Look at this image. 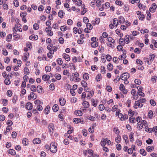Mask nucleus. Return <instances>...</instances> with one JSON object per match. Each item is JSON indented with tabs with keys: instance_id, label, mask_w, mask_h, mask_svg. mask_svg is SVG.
Here are the masks:
<instances>
[{
	"instance_id": "1",
	"label": "nucleus",
	"mask_w": 157,
	"mask_h": 157,
	"mask_svg": "<svg viewBox=\"0 0 157 157\" xmlns=\"http://www.w3.org/2000/svg\"><path fill=\"white\" fill-rule=\"evenodd\" d=\"M55 144V143L54 142H52L50 146L49 150L53 153H56L57 150V147Z\"/></svg>"
},
{
	"instance_id": "2",
	"label": "nucleus",
	"mask_w": 157,
	"mask_h": 157,
	"mask_svg": "<svg viewBox=\"0 0 157 157\" xmlns=\"http://www.w3.org/2000/svg\"><path fill=\"white\" fill-rule=\"evenodd\" d=\"M130 77V74L127 72L123 73L121 76V79H122L123 78H124V79H127Z\"/></svg>"
},
{
	"instance_id": "3",
	"label": "nucleus",
	"mask_w": 157,
	"mask_h": 157,
	"mask_svg": "<svg viewBox=\"0 0 157 157\" xmlns=\"http://www.w3.org/2000/svg\"><path fill=\"white\" fill-rule=\"evenodd\" d=\"M26 108L28 110H31L33 108V105L32 104L29 102H28L25 105Z\"/></svg>"
},
{
	"instance_id": "4",
	"label": "nucleus",
	"mask_w": 157,
	"mask_h": 157,
	"mask_svg": "<svg viewBox=\"0 0 157 157\" xmlns=\"http://www.w3.org/2000/svg\"><path fill=\"white\" fill-rule=\"evenodd\" d=\"M83 120H82L81 119H78L77 118H75L73 120V122L76 124H78L79 123H81L82 124L83 122Z\"/></svg>"
},
{
	"instance_id": "5",
	"label": "nucleus",
	"mask_w": 157,
	"mask_h": 157,
	"mask_svg": "<svg viewBox=\"0 0 157 157\" xmlns=\"http://www.w3.org/2000/svg\"><path fill=\"white\" fill-rule=\"evenodd\" d=\"M50 107L49 105H47L44 110V113L46 115L48 114L49 112Z\"/></svg>"
},
{
	"instance_id": "6",
	"label": "nucleus",
	"mask_w": 157,
	"mask_h": 157,
	"mask_svg": "<svg viewBox=\"0 0 157 157\" xmlns=\"http://www.w3.org/2000/svg\"><path fill=\"white\" fill-rule=\"evenodd\" d=\"M50 78V76L48 75H44L42 76V78L44 81H48Z\"/></svg>"
},
{
	"instance_id": "7",
	"label": "nucleus",
	"mask_w": 157,
	"mask_h": 157,
	"mask_svg": "<svg viewBox=\"0 0 157 157\" xmlns=\"http://www.w3.org/2000/svg\"><path fill=\"white\" fill-rule=\"evenodd\" d=\"M33 142L34 144H38L40 143L41 140L40 138H36L33 140Z\"/></svg>"
},
{
	"instance_id": "8",
	"label": "nucleus",
	"mask_w": 157,
	"mask_h": 157,
	"mask_svg": "<svg viewBox=\"0 0 157 157\" xmlns=\"http://www.w3.org/2000/svg\"><path fill=\"white\" fill-rule=\"evenodd\" d=\"M59 101L60 105L62 106H63L65 104L66 101L64 98H59Z\"/></svg>"
},
{
	"instance_id": "9",
	"label": "nucleus",
	"mask_w": 157,
	"mask_h": 157,
	"mask_svg": "<svg viewBox=\"0 0 157 157\" xmlns=\"http://www.w3.org/2000/svg\"><path fill=\"white\" fill-rule=\"evenodd\" d=\"M63 58L67 61H68L70 60V58L69 56L67 54L65 53H63Z\"/></svg>"
},
{
	"instance_id": "10",
	"label": "nucleus",
	"mask_w": 157,
	"mask_h": 157,
	"mask_svg": "<svg viewBox=\"0 0 157 157\" xmlns=\"http://www.w3.org/2000/svg\"><path fill=\"white\" fill-rule=\"evenodd\" d=\"M157 8L156 4L155 3H153L152 4L151 7L149 8V10L150 11H151L152 10L154 11L156 10Z\"/></svg>"
},
{
	"instance_id": "11",
	"label": "nucleus",
	"mask_w": 157,
	"mask_h": 157,
	"mask_svg": "<svg viewBox=\"0 0 157 157\" xmlns=\"http://www.w3.org/2000/svg\"><path fill=\"white\" fill-rule=\"evenodd\" d=\"M36 89L38 92L39 94L42 93V91H43V89L41 86H37Z\"/></svg>"
},
{
	"instance_id": "12",
	"label": "nucleus",
	"mask_w": 157,
	"mask_h": 157,
	"mask_svg": "<svg viewBox=\"0 0 157 157\" xmlns=\"http://www.w3.org/2000/svg\"><path fill=\"white\" fill-rule=\"evenodd\" d=\"M108 140L107 138L103 139L101 140V144L102 146H104L106 144V140Z\"/></svg>"
},
{
	"instance_id": "13",
	"label": "nucleus",
	"mask_w": 157,
	"mask_h": 157,
	"mask_svg": "<svg viewBox=\"0 0 157 157\" xmlns=\"http://www.w3.org/2000/svg\"><path fill=\"white\" fill-rule=\"evenodd\" d=\"M64 14V13L62 10H59L58 13V16L60 18L63 17Z\"/></svg>"
},
{
	"instance_id": "14",
	"label": "nucleus",
	"mask_w": 157,
	"mask_h": 157,
	"mask_svg": "<svg viewBox=\"0 0 157 157\" xmlns=\"http://www.w3.org/2000/svg\"><path fill=\"white\" fill-rule=\"evenodd\" d=\"M59 109L58 105L57 104L54 105L52 107V110L54 112H56Z\"/></svg>"
},
{
	"instance_id": "15",
	"label": "nucleus",
	"mask_w": 157,
	"mask_h": 157,
	"mask_svg": "<svg viewBox=\"0 0 157 157\" xmlns=\"http://www.w3.org/2000/svg\"><path fill=\"white\" fill-rule=\"evenodd\" d=\"M140 100H139L138 101H136L135 102L134 105H136L137 106H138L139 107L141 108L142 107L143 105L142 104H140Z\"/></svg>"
},
{
	"instance_id": "16",
	"label": "nucleus",
	"mask_w": 157,
	"mask_h": 157,
	"mask_svg": "<svg viewBox=\"0 0 157 157\" xmlns=\"http://www.w3.org/2000/svg\"><path fill=\"white\" fill-rule=\"evenodd\" d=\"M54 77L58 80H60L61 78V75L58 73H56L54 75Z\"/></svg>"
},
{
	"instance_id": "17",
	"label": "nucleus",
	"mask_w": 157,
	"mask_h": 157,
	"mask_svg": "<svg viewBox=\"0 0 157 157\" xmlns=\"http://www.w3.org/2000/svg\"><path fill=\"white\" fill-rule=\"evenodd\" d=\"M34 39L35 40H37L38 39V36L36 35L32 34L29 37V39L30 40H32Z\"/></svg>"
},
{
	"instance_id": "18",
	"label": "nucleus",
	"mask_w": 157,
	"mask_h": 157,
	"mask_svg": "<svg viewBox=\"0 0 157 157\" xmlns=\"http://www.w3.org/2000/svg\"><path fill=\"white\" fill-rule=\"evenodd\" d=\"M82 105L84 108H87L89 107V104L88 102L87 101H84L83 102Z\"/></svg>"
},
{
	"instance_id": "19",
	"label": "nucleus",
	"mask_w": 157,
	"mask_h": 157,
	"mask_svg": "<svg viewBox=\"0 0 157 157\" xmlns=\"http://www.w3.org/2000/svg\"><path fill=\"white\" fill-rule=\"evenodd\" d=\"M154 147L153 146H149L146 148L147 151L148 152H150L154 150Z\"/></svg>"
},
{
	"instance_id": "20",
	"label": "nucleus",
	"mask_w": 157,
	"mask_h": 157,
	"mask_svg": "<svg viewBox=\"0 0 157 157\" xmlns=\"http://www.w3.org/2000/svg\"><path fill=\"white\" fill-rule=\"evenodd\" d=\"M89 75L88 73H84L83 76V78L85 80H88L89 78Z\"/></svg>"
},
{
	"instance_id": "21",
	"label": "nucleus",
	"mask_w": 157,
	"mask_h": 157,
	"mask_svg": "<svg viewBox=\"0 0 157 157\" xmlns=\"http://www.w3.org/2000/svg\"><path fill=\"white\" fill-rule=\"evenodd\" d=\"M8 153L10 155H15L16 154V152L14 150L12 149H10L8 150Z\"/></svg>"
},
{
	"instance_id": "22",
	"label": "nucleus",
	"mask_w": 157,
	"mask_h": 157,
	"mask_svg": "<svg viewBox=\"0 0 157 157\" xmlns=\"http://www.w3.org/2000/svg\"><path fill=\"white\" fill-rule=\"evenodd\" d=\"M118 21L117 18H114L113 21V24L115 25V27H116L118 25Z\"/></svg>"
},
{
	"instance_id": "23",
	"label": "nucleus",
	"mask_w": 157,
	"mask_h": 157,
	"mask_svg": "<svg viewBox=\"0 0 157 157\" xmlns=\"http://www.w3.org/2000/svg\"><path fill=\"white\" fill-rule=\"evenodd\" d=\"M155 57V55L154 54H150L149 55V59H150V61H151V62L153 61Z\"/></svg>"
},
{
	"instance_id": "24",
	"label": "nucleus",
	"mask_w": 157,
	"mask_h": 157,
	"mask_svg": "<svg viewBox=\"0 0 157 157\" xmlns=\"http://www.w3.org/2000/svg\"><path fill=\"white\" fill-rule=\"evenodd\" d=\"M24 74L26 75H28L29 74L30 72L28 68L26 67H25L24 68Z\"/></svg>"
},
{
	"instance_id": "25",
	"label": "nucleus",
	"mask_w": 157,
	"mask_h": 157,
	"mask_svg": "<svg viewBox=\"0 0 157 157\" xmlns=\"http://www.w3.org/2000/svg\"><path fill=\"white\" fill-rule=\"evenodd\" d=\"M57 48L56 46H54L52 48V50L50 51V54H53L54 53V52L57 51Z\"/></svg>"
},
{
	"instance_id": "26",
	"label": "nucleus",
	"mask_w": 157,
	"mask_h": 157,
	"mask_svg": "<svg viewBox=\"0 0 157 157\" xmlns=\"http://www.w3.org/2000/svg\"><path fill=\"white\" fill-rule=\"evenodd\" d=\"M22 143L25 146H27L28 144V140L26 138H24L22 140Z\"/></svg>"
},
{
	"instance_id": "27",
	"label": "nucleus",
	"mask_w": 157,
	"mask_h": 157,
	"mask_svg": "<svg viewBox=\"0 0 157 157\" xmlns=\"http://www.w3.org/2000/svg\"><path fill=\"white\" fill-rule=\"evenodd\" d=\"M140 153L143 155L145 156L146 155V152L143 149H141L140 151Z\"/></svg>"
},
{
	"instance_id": "28",
	"label": "nucleus",
	"mask_w": 157,
	"mask_h": 157,
	"mask_svg": "<svg viewBox=\"0 0 157 157\" xmlns=\"http://www.w3.org/2000/svg\"><path fill=\"white\" fill-rule=\"evenodd\" d=\"M12 35L10 34L8 35L6 37V40L8 42H10L11 41V39H12Z\"/></svg>"
},
{
	"instance_id": "29",
	"label": "nucleus",
	"mask_w": 157,
	"mask_h": 157,
	"mask_svg": "<svg viewBox=\"0 0 157 157\" xmlns=\"http://www.w3.org/2000/svg\"><path fill=\"white\" fill-rule=\"evenodd\" d=\"M107 40L108 41L110 42H111L112 43H114L115 42V40L113 39L111 37H108Z\"/></svg>"
},
{
	"instance_id": "30",
	"label": "nucleus",
	"mask_w": 157,
	"mask_h": 157,
	"mask_svg": "<svg viewBox=\"0 0 157 157\" xmlns=\"http://www.w3.org/2000/svg\"><path fill=\"white\" fill-rule=\"evenodd\" d=\"M129 35H126L125 36L124 40H125L126 44H128L129 42Z\"/></svg>"
},
{
	"instance_id": "31",
	"label": "nucleus",
	"mask_w": 157,
	"mask_h": 157,
	"mask_svg": "<svg viewBox=\"0 0 157 157\" xmlns=\"http://www.w3.org/2000/svg\"><path fill=\"white\" fill-rule=\"evenodd\" d=\"M86 28L90 31L93 28V26L90 23H87L86 25Z\"/></svg>"
},
{
	"instance_id": "32",
	"label": "nucleus",
	"mask_w": 157,
	"mask_h": 157,
	"mask_svg": "<svg viewBox=\"0 0 157 157\" xmlns=\"http://www.w3.org/2000/svg\"><path fill=\"white\" fill-rule=\"evenodd\" d=\"M108 69L109 71H111L113 68V65L111 63H109L108 65Z\"/></svg>"
},
{
	"instance_id": "33",
	"label": "nucleus",
	"mask_w": 157,
	"mask_h": 157,
	"mask_svg": "<svg viewBox=\"0 0 157 157\" xmlns=\"http://www.w3.org/2000/svg\"><path fill=\"white\" fill-rule=\"evenodd\" d=\"M91 47L93 48H95L98 46V43L97 42H92L91 44Z\"/></svg>"
},
{
	"instance_id": "34",
	"label": "nucleus",
	"mask_w": 157,
	"mask_h": 157,
	"mask_svg": "<svg viewBox=\"0 0 157 157\" xmlns=\"http://www.w3.org/2000/svg\"><path fill=\"white\" fill-rule=\"evenodd\" d=\"M121 136L119 135H117V137L115 139V141L117 143H119L121 140Z\"/></svg>"
},
{
	"instance_id": "35",
	"label": "nucleus",
	"mask_w": 157,
	"mask_h": 157,
	"mask_svg": "<svg viewBox=\"0 0 157 157\" xmlns=\"http://www.w3.org/2000/svg\"><path fill=\"white\" fill-rule=\"evenodd\" d=\"M138 7L139 9H143L144 10H145L146 6H144L141 3H139L138 5Z\"/></svg>"
},
{
	"instance_id": "36",
	"label": "nucleus",
	"mask_w": 157,
	"mask_h": 157,
	"mask_svg": "<svg viewBox=\"0 0 157 157\" xmlns=\"http://www.w3.org/2000/svg\"><path fill=\"white\" fill-rule=\"evenodd\" d=\"M119 18V21L121 23H124V22L125 19L123 16H120Z\"/></svg>"
},
{
	"instance_id": "37",
	"label": "nucleus",
	"mask_w": 157,
	"mask_h": 157,
	"mask_svg": "<svg viewBox=\"0 0 157 157\" xmlns=\"http://www.w3.org/2000/svg\"><path fill=\"white\" fill-rule=\"evenodd\" d=\"M77 115L79 116H81L82 115V113L80 110H77L75 111Z\"/></svg>"
},
{
	"instance_id": "38",
	"label": "nucleus",
	"mask_w": 157,
	"mask_h": 157,
	"mask_svg": "<svg viewBox=\"0 0 157 157\" xmlns=\"http://www.w3.org/2000/svg\"><path fill=\"white\" fill-rule=\"evenodd\" d=\"M135 118L134 117H130L129 118V121L131 123H135Z\"/></svg>"
},
{
	"instance_id": "39",
	"label": "nucleus",
	"mask_w": 157,
	"mask_h": 157,
	"mask_svg": "<svg viewBox=\"0 0 157 157\" xmlns=\"http://www.w3.org/2000/svg\"><path fill=\"white\" fill-rule=\"evenodd\" d=\"M33 28L34 30H37L39 28V25L38 24H34L33 25Z\"/></svg>"
},
{
	"instance_id": "40",
	"label": "nucleus",
	"mask_w": 157,
	"mask_h": 157,
	"mask_svg": "<svg viewBox=\"0 0 157 157\" xmlns=\"http://www.w3.org/2000/svg\"><path fill=\"white\" fill-rule=\"evenodd\" d=\"M4 82L6 85H8L10 83V81L9 79L6 78L4 81Z\"/></svg>"
},
{
	"instance_id": "41",
	"label": "nucleus",
	"mask_w": 157,
	"mask_h": 157,
	"mask_svg": "<svg viewBox=\"0 0 157 157\" xmlns=\"http://www.w3.org/2000/svg\"><path fill=\"white\" fill-rule=\"evenodd\" d=\"M153 112L151 110L149 111L148 116L150 118H151L153 116Z\"/></svg>"
},
{
	"instance_id": "42",
	"label": "nucleus",
	"mask_w": 157,
	"mask_h": 157,
	"mask_svg": "<svg viewBox=\"0 0 157 157\" xmlns=\"http://www.w3.org/2000/svg\"><path fill=\"white\" fill-rule=\"evenodd\" d=\"M129 139L130 140V141L131 142L133 141L134 140V137H133V134L132 132H131L129 136Z\"/></svg>"
},
{
	"instance_id": "43",
	"label": "nucleus",
	"mask_w": 157,
	"mask_h": 157,
	"mask_svg": "<svg viewBox=\"0 0 157 157\" xmlns=\"http://www.w3.org/2000/svg\"><path fill=\"white\" fill-rule=\"evenodd\" d=\"M36 86L35 85H32L31 86L30 88L31 90L33 92H36Z\"/></svg>"
},
{
	"instance_id": "44",
	"label": "nucleus",
	"mask_w": 157,
	"mask_h": 157,
	"mask_svg": "<svg viewBox=\"0 0 157 157\" xmlns=\"http://www.w3.org/2000/svg\"><path fill=\"white\" fill-rule=\"evenodd\" d=\"M141 51V50L139 48H135L134 52L136 53L137 54H139L140 53Z\"/></svg>"
},
{
	"instance_id": "45",
	"label": "nucleus",
	"mask_w": 157,
	"mask_h": 157,
	"mask_svg": "<svg viewBox=\"0 0 157 157\" xmlns=\"http://www.w3.org/2000/svg\"><path fill=\"white\" fill-rule=\"evenodd\" d=\"M67 26L65 25L61 26L60 27V30L62 31H65L67 29Z\"/></svg>"
},
{
	"instance_id": "46",
	"label": "nucleus",
	"mask_w": 157,
	"mask_h": 157,
	"mask_svg": "<svg viewBox=\"0 0 157 157\" xmlns=\"http://www.w3.org/2000/svg\"><path fill=\"white\" fill-rule=\"evenodd\" d=\"M118 107V105H114L113 106V107L112 108L111 110L113 112H115L117 110Z\"/></svg>"
},
{
	"instance_id": "47",
	"label": "nucleus",
	"mask_w": 157,
	"mask_h": 157,
	"mask_svg": "<svg viewBox=\"0 0 157 157\" xmlns=\"http://www.w3.org/2000/svg\"><path fill=\"white\" fill-rule=\"evenodd\" d=\"M45 70L47 72H49L51 70V66H46V67H45Z\"/></svg>"
},
{
	"instance_id": "48",
	"label": "nucleus",
	"mask_w": 157,
	"mask_h": 157,
	"mask_svg": "<svg viewBox=\"0 0 157 157\" xmlns=\"http://www.w3.org/2000/svg\"><path fill=\"white\" fill-rule=\"evenodd\" d=\"M2 104L4 106H6L8 104V100L6 99H2Z\"/></svg>"
},
{
	"instance_id": "49",
	"label": "nucleus",
	"mask_w": 157,
	"mask_h": 157,
	"mask_svg": "<svg viewBox=\"0 0 157 157\" xmlns=\"http://www.w3.org/2000/svg\"><path fill=\"white\" fill-rule=\"evenodd\" d=\"M81 85L83 87H86V86L87 85V83L84 80H82V81Z\"/></svg>"
},
{
	"instance_id": "50",
	"label": "nucleus",
	"mask_w": 157,
	"mask_h": 157,
	"mask_svg": "<svg viewBox=\"0 0 157 157\" xmlns=\"http://www.w3.org/2000/svg\"><path fill=\"white\" fill-rule=\"evenodd\" d=\"M49 88L52 90L55 89V85L54 83H51L49 86Z\"/></svg>"
},
{
	"instance_id": "51",
	"label": "nucleus",
	"mask_w": 157,
	"mask_h": 157,
	"mask_svg": "<svg viewBox=\"0 0 157 157\" xmlns=\"http://www.w3.org/2000/svg\"><path fill=\"white\" fill-rule=\"evenodd\" d=\"M59 43L61 44H63L64 43V40L63 38L60 37L59 39Z\"/></svg>"
},
{
	"instance_id": "52",
	"label": "nucleus",
	"mask_w": 157,
	"mask_h": 157,
	"mask_svg": "<svg viewBox=\"0 0 157 157\" xmlns=\"http://www.w3.org/2000/svg\"><path fill=\"white\" fill-rule=\"evenodd\" d=\"M87 118L89 120L91 121H94L96 119V118L94 117L91 116H88Z\"/></svg>"
},
{
	"instance_id": "53",
	"label": "nucleus",
	"mask_w": 157,
	"mask_h": 157,
	"mask_svg": "<svg viewBox=\"0 0 157 157\" xmlns=\"http://www.w3.org/2000/svg\"><path fill=\"white\" fill-rule=\"evenodd\" d=\"M13 4L16 7H17L19 5V3L17 0H15L13 1Z\"/></svg>"
},
{
	"instance_id": "54",
	"label": "nucleus",
	"mask_w": 157,
	"mask_h": 157,
	"mask_svg": "<svg viewBox=\"0 0 157 157\" xmlns=\"http://www.w3.org/2000/svg\"><path fill=\"white\" fill-rule=\"evenodd\" d=\"M144 60L145 62L146 63H147V64L148 65H150L152 63V62H151V61H150V60H149V58H146L144 59Z\"/></svg>"
},
{
	"instance_id": "55",
	"label": "nucleus",
	"mask_w": 157,
	"mask_h": 157,
	"mask_svg": "<svg viewBox=\"0 0 157 157\" xmlns=\"http://www.w3.org/2000/svg\"><path fill=\"white\" fill-rule=\"evenodd\" d=\"M126 57V56L125 54L123 55L122 56H119L118 59L120 60H122L123 58L125 59Z\"/></svg>"
},
{
	"instance_id": "56",
	"label": "nucleus",
	"mask_w": 157,
	"mask_h": 157,
	"mask_svg": "<svg viewBox=\"0 0 157 157\" xmlns=\"http://www.w3.org/2000/svg\"><path fill=\"white\" fill-rule=\"evenodd\" d=\"M135 83L137 85H140L141 83V82L139 79H136L135 80Z\"/></svg>"
},
{
	"instance_id": "57",
	"label": "nucleus",
	"mask_w": 157,
	"mask_h": 157,
	"mask_svg": "<svg viewBox=\"0 0 157 157\" xmlns=\"http://www.w3.org/2000/svg\"><path fill=\"white\" fill-rule=\"evenodd\" d=\"M140 32L141 33H148L149 32V30L147 29H144V30L141 29Z\"/></svg>"
},
{
	"instance_id": "58",
	"label": "nucleus",
	"mask_w": 157,
	"mask_h": 157,
	"mask_svg": "<svg viewBox=\"0 0 157 157\" xmlns=\"http://www.w3.org/2000/svg\"><path fill=\"white\" fill-rule=\"evenodd\" d=\"M119 43L121 45H124V39L123 38H120L119 40Z\"/></svg>"
},
{
	"instance_id": "59",
	"label": "nucleus",
	"mask_w": 157,
	"mask_h": 157,
	"mask_svg": "<svg viewBox=\"0 0 157 157\" xmlns=\"http://www.w3.org/2000/svg\"><path fill=\"white\" fill-rule=\"evenodd\" d=\"M146 143L148 144H151L153 142V140L149 138L146 141Z\"/></svg>"
},
{
	"instance_id": "60",
	"label": "nucleus",
	"mask_w": 157,
	"mask_h": 157,
	"mask_svg": "<svg viewBox=\"0 0 157 157\" xmlns=\"http://www.w3.org/2000/svg\"><path fill=\"white\" fill-rule=\"evenodd\" d=\"M104 106L103 104H100L99 106V109L101 111H102L105 109Z\"/></svg>"
},
{
	"instance_id": "61",
	"label": "nucleus",
	"mask_w": 157,
	"mask_h": 157,
	"mask_svg": "<svg viewBox=\"0 0 157 157\" xmlns=\"http://www.w3.org/2000/svg\"><path fill=\"white\" fill-rule=\"evenodd\" d=\"M12 92L11 90H8L7 92V95L9 97H11L12 95Z\"/></svg>"
},
{
	"instance_id": "62",
	"label": "nucleus",
	"mask_w": 157,
	"mask_h": 157,
	"mask_svg": "<svg viewBox=\"0 0 157 157\" xmlns=\"http://www.w3.org/2000/svg\"><path fill=\"white\" fill-rule=\"evenodd\" d=\"M48 128L49 130L52 129V130H53L54 129V127L52 124V123L50 124Z\"/></svg>"
},
{
	"instance_id": "63",
	"label": "nucleus",
	"mask_w": 157,
	"mask_h": 157,
	"mask_svg": "<svg viewBox=\"0 0 157 157\" xmlns=\"http://www.w3.org/2000/svg\"><path fill=\"white\" fill-rule=\"evenodd\" d=\"M106 59L108 61H109L112 59V57L110 55L108 54L106 55Z\"/></svg>"
},
{
	"instance_id": "64",
	"label": "nucleus",
	"mask_w": 157,
	"mask_h": 157,
	"mask_svg": "<svg viewBox=\"0 0 157 157\" xmlns=\"http://www.w3.org/2000/svg\"><path fill=\"white\" fill-rule=\"evenodd\" d=\"M150 103L151 105L155 106L156 105V103L154 100L151 99L150 101Z\"/></svg>"
}]
</instances>
